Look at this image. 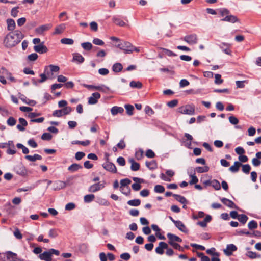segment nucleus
Masks as SVG:
<instances>
[{
	"mask_svg": "<svg viewBox=\"0 0 261 261\" xmlns=\"http://www.w3.org/2000/svg\"><path fill=\"white\" fill-rule=\"evenodd\" d=\"M112 19L113 22H114L117 25L123 27L125 25V23L123 20L115 16H114Z\"/></svg>",
	"mask_w": 261,
	"mask_h": 261,
	"instance_id": "obj_30",
	"label": "nucleus"
},
{
	"mask_svg": "<svg viewBox=\"0 0 261 261\" xmlns=\"http://www.w3.org/2000/svg\"><path fill=\"white\" fill-rule=\"evenodd\" d=\"M190 84L189 82L186 79H182L179 82L180 87L182 88L188 86Z\"/></svg>",
	"mask_w": 261,
	"mask_h": 261,
	"instance_id": "obj_64",
	"label": "nucleus"
},
{
	"mask_svg": "<svg viewBox=\"0 0 261 261\" xmlns=\"http://www.w3.org/2000/svg\"><path fill=\"white\" fill-rule=\"evenodd\" d=\"M154 190L156 193H162L165 191V188L162 185H157L155 186Z\"/></svg>",
	"mask_w": 261,
	"mask_h": 261,
	"instance_id": "obj_47",
	"label": "nucleus"
},
{
	"mask_svg": "<svg viewBox=\"0 0 261 261\" xmlns=\"http://www.w3.org/2000/svg\"><path fill=\"white\" fill-rule=\"evenodd\" d=\"M248 227L250 229H255L257 227V223L255 220H252L248 223Z\"/></svg>",
	"mask_w": 261,
	"mask_h": 261,
	"instance_id": "obj_50",
	"label": "nucleus"
},
{
	"mask_svg": "<svg viewBox=\"0 0 261 261\" xmlns=\"http://www.w3.org/2000/svg\"><path fill=\"white\" fill-rule=\"evenodd\" d=\"M174 224L176 227L181 231L185 233L188 232V229L181 221L177 220V221L175 222Z\"/></svg>",
	"mask_w": 261,
	"mask_h": 261,
	"instance_id": "obj_16",
	"label": "nucleus"
},
{
	"mask_svg": "<svg viewBox=\"0 0 261 261\" xmlns=\"http://www.w3.org/2000/svg\"><path fill=\"white\" fill-rule=\"evenodd\" d=\"M215 83L219 85L223 83V80L221 79V75L219 74L215 75Z\"/></svg>",
	"mask_w": 261,
	"mask_h": 261,
	"instance_id": "obj_52",
	"label": "nucleus"
},
{
	"mask_svg": "<svg viewBox=\"0 0 261 261\" xmlns=\"http://www.w3.org/2000/svg\"><path fill=\"white\" fill-rule=\"evenodd\" d=\"M25 158L31 162H35L37 160H42V156L37 154H35L34 155H27L25 156Z\"/></svg>",
	"mask_w": 261,
	"mask_h": 261,
	"instance_id": "obj_23",
	"label": "nucleus"
},
{
	"mask_svg": "<svg viewBox=\"0 0 261 261\" xmlns=\"http://www.w3.org/2000/svg\"><path fill=\"white\" fill-rule=\"evenodd\" d=\"M211 186L216 190H219L221 189L220 182L216 179L212 180Z\"/></svg>",
	"mask_w": 261,
	"mask_h": 261,
	"instance_id": "obj_41",
	"label": "nucleus"
},
{
	"mask_svg": "<svg viewBox=\"0 0 261 261\" xmlns=\"http://www.w3.org/2000/svg\"><path fill=\"white\" fill-rule=\"evenodd\" d=\"M39 257L41 260L45 261H51L52 260L51 255L49 250L40 254Z\"/></svg>",
	"mask_w": 261,
	"mask_h": 261,
	"instance_id": "obj_17",
	"label": "nucleus"
},
{
	"mask_svg": "<svg viewBox=\"0 0 261 261\" xmlns=\"http://www.w3.org/2000/svg\"><path fill=\"white\" fill-rule=\"evenodd\" d=\"M191 180L189 181L190 185H193L197 183L198 182V178L194 175H191Z\"/></svg>",
	"mask_w": 261,
	"mask_h": 261,
	"instance_id": "obj_60",
	"label": "nucleus"
},
{
	"mask_svg": "<svg viewBox=\"0 0 261 261\" xmlns=\"http://www.w3.org/2000/svg\"><path fill=\"white\" fill-rule=\"evenodd\" d=\"M166 249H168V244L164 242H161L155 248V251L157 254L162 255L164 253V250Z\"/></svg>",
	"mask_w": 261,
	"mask_h": 261,
	"instance_id": "obj_10",
	"label": "nucleus"
},
{
	"mask_svg": "<svg viewBox=\"0 0 261 261\" xmlns=\"http://www.w3.org/2000/svg\"><path fill=\"white\" fill-rule=\"evenodd\" d=\"M173 196L176 200L182 204H185L187 202V199L184 196L177 194H173Z\"/></svg>",
	"mask_w": 261,
	"mask_h": 261,
	"instance_id": "obj_29",
	"label": "nucleus"
},
{
	"mask_svg": "<svg viewBox=\"0 0 261 261\" xmlns=\"http://www.w3.org/2000/svg\"><path fill=\"white\" fill-rule=\"evenodd\" d=\"M117 47L123 50L125 53L130 54L133 51V46L128 42H124L118 44L117 46Z\"/></svg>",
	"mask_w": 261,
	"mask_h": 261,
	"instance_id": "obj_2",
	"label": "nucleus"
},
{
	"mask_svg": "<svg viewBox=\"0 0 261 261\" xmlns=\"http://www.w3.org/2000/svg\"><path fill=\"white\" fill-rule=\"evenodd\" d=\"M215 250L216 249L215 248H211V249H207L206 250V253L210 255L218 256L219 254L217 252H215Z\"/></svg>",
	"mask_w": 261,
	"mask_h": 261,
	"instance_id": "obj_62",
	"label": "nucleus"
},
{
	"mask_svg": "<svg viewBox=\"0 0 261 261\" xmlns=\"http://www.w3.org/2000/svg\"><path fill=\"white\" fill-rule=\"evenodd\" d=\"M93 43L95 45L99 46H102L105 44L104 42L102 40L97 38L93 39Z\"/></svg>",
	"mask_w": 261,
	"mask_h": 261,
	"instance_id": "obj_59",
	"label": "nucleus"
},
{
	"mask_svg": "<svg viewBox=\"0 0 261 261\" xmlns=\"http://www.w3.org/2000/svg\"><path fill=\"white\" fill-rule=\"evenodd\" d=\"M122 69V65L120 63H115L112 66V70L115 72H120Z\"/></svg>",
	"mask_w": 261,
	"mask_h": 261,
	"instance_id": "obj_28",
	"label": "nucleus"
},
{
	"mask_svg": "<svg viewBox=\"0 0 261 261\" xmlns=\"http://www.w3.org/2000/svg\"><path fill=\"white\" fill-rule=\"evenodd\" d=\"M120 191L124 194L128 195L130 193V189L129 187L120 188Z\"/></svg>",
	"mask_w": 261,
	"mask_h": 261,
	"instance_id": "obj_57",
	"label": "nucleus"
},
{
	"mask_svg": "<svg viewBox=\"0 0 261 261\" xmlns=\"http://www.w3.org/2000/svg\"><path fill=\"white\" fill-rule=\"evenodd\" d=\"M242 171L248 174L250 171L251 167L249 164L242 165Z\"/></svg>",
	"mask_w": 261,
	"mask_h": 261,
	"instance_id": "obj_53",
	"label": "nucleus"
},
{
	"mask_svg": "<svg viewBox=\"0 0 261 261\" xmlns=\"http://www.w3.org/2000/svg\"><path fill=\"white\" fill-rule=\"evenodd\" d=\"M6 261H25L24 259L18 258L17 254L11 251H7L6 252Z\"/></svg>",
	"mask_w": 261,
	"mask_h": 261,
	"instance_id": "obj_5",
	"label": "nucleus"
},
{
	"mask_svg": "<svg viewBox=\"0 0 261 261\" xmlns=\"http://www.w3.org/2000/svg\"><path fill=\"white\" fill-rule=\"evenodd\" d=\"M162 53L169 57L177 56L176 54L173 51L166 48H162Z\"/></svg>",
	"mask_w": 261,
	"mask_h": 261,
	"instance_id": "obj_49",
	"label": "nucleus"
},
{
	"mask_svg": "<svg viewBox=\"0 0 261 261\" xmlns=\"http://www.w3.org/2000/svg\"><path fill=\"white\" fill-rule=\"evenodd\" d=\"M16 120L12 117H10L7 121V123L10 126H13L15 125Z\"/></svg>",
	"mask_w": 261,
	"mask_h": 261,
	"instance_id": "obj_55",
	"label": "nucleus"
},
{
	"mask_svg": "<svg viewBox=\"0 0 261 261\" xmlns=\"http://www.w3.org/2000/svg\"><path fill=\"white\" fill-rule=\"evenodd\" d=\"M208 170L209 167L207 166H205L203 167H198L195 168V171L199 173L207 172L208 171Z\"/></svg>",
	"mask_w": 261,
	"mask_h": 261,
	"instance_id": "obj_34",
	"label": "nucleus"
},
{
	"mask_svg": "<svg viewBox=\"0 0 261 261\" xmlns=\"http://www.w3.org/2000/svg\"><path fill=\"white\" fill-rule=\"evenodd\" d=\"M38 55L36 53H32L28 56V59L29 61H34L38 58Z\"/></svg>",
	"mask_w": 261,
	"mask_h": 261,
	"instance_id": "obj_63",
	"label": "nucleus"
},
{
	"mask_svg": "<svg viewBox=\"0 0 261 261\" xmlns=\"http://www.w3.org/2000/svg\"><path fill=\"white\" fill-rule=\"evenodd\" d=\"M7 28L9 31H13L14 30L16 24L15 21L12 19H8L7 20Z\"/></svg>",
	"mask_w": 261,
	"mask_h": 261,
	"instance_id": "obj_25",
	"label": "nucleus"
},
{
	"mask_svg": "<svg viewBox=\"0 0 261 261\" xmlns=\"http://www.w3.org/2000/svg\"><path fill=\"white\" fill-rule=\"evenodd\" d=\"M18 168H19V170L17 169L16 171V172L18 174L20 175H24L26 174V170L23 166H20Z\"/></svg>",
	"mask_w": 261,
	"mask_h": 261,
	"instance_id": "obj_54",
	"label": "nucleus"
},
{
	"mask_svg": "<svg viewBox=\"0 0 261 261\" xmlns=\"http://www.w3.org/2000/svg\"><path fill=\"white\" fill-rule=\"evenodd\" d=\"M58 235V230L55 228L51 229L48 232V236L51 238H55Z\"/></svg>",
	"mask_w": 261,
	"mask_h": 261,
	"instance_id": "obj_43",
	"label": "nucleus"
},
{
	"mask_svg": "<svg viewBox=\"0 0 261 261\" xmlns=\"http://www.w3.org/2000/svg\"><path fill=\"white\" fill-rule=\"evenodd\" d=\"M237 247L233 244H229L227 245L226 248L224 250V252L227 256H230L232 252L236 251Z\"/></svg>",
	"mask_w": 261,
	"mask_h": 261,
	"instance_id": "obj_13",
	"label": "nucleus"
},
{
	"mask_svg": "<svg viewBox=\"0 0 261 261\" xmlns=\"http://www.w3.org/2000/svg\"><path fill=\"white\" fill-rule=\"evenodd\" d=\"M221 201L223 202V204L230 208H236V206L234 203L228 199L226 198H222L221 199Z\"/></svg>",
	"mask_w": 261,
	"mask_h": 261,
	"instance_id": "obj_19",
	"label": "nucleus"
},
{
	"mask_svg": "<svg viewBox=\"0 0 261 261\" xmlns=\"http://www.w3.org/2000/svg\"><path fill=\"white\" fill-rule=\"evenodd\" d=\"M14 236L18 239H21L22 238V235L21 233L18 228H16L14 231Z\"/></svg>",
	"mask_w": 261,
	"mask_h": 261,
	"instance_id": "obj_61",
	"label": "nucleus"
},
{
	"mask_svg": "<svg viewBox=\"0 0 261 261\" xmlns=\"http://www.w3.org/2000/svg\"><path fill=\"white\" fill-rule=\"evenodd\" d=\"M100 97V94L98 92L93 93L91 96L88 98V103L94 105L97 102L98 99Z\"/></svg>",
	"mask_w": 261,
	"mask_h": 261,
	"instance_id": "obj_12",
	"label": "nucleus"
},
{
	"mask_svg": "<svg viewBox=\"0 0 261 261\" xmlns=\"http://www.w3.org/2000/svg\"><path fill=\"white\" fill-rule=\"evenodd\" d=\"M51 138L52 135L49 133H44L41 136V139L43 140H50Z\"/></svg>",
	"mask_w": 261,
	"mask_h": 261,
	"instance_id": "obj_56",
	"label": "nucleus"
},
{
	"mask_svg": "<svg viewBox=\"0 0 261 261\" xmlns=\"http://www.w3.org/2000/svg\"><path fill=\"white\" fill-rule=\"evenodd\" d=\"M140 203L141 201L139 199L130 200L127 201V204L129 205L133 206H138L140 204Z\"/></svg>",
	"mask_w": 261,
	"mask_h": 261,
	"instance_id": "obj_36",
	"label": "nucleus"
},
{
	"mask_svg": "<svg viewBox=\"0 0 261 261\" xmlns=\"http://www.w3.org/2000/svg\"><path fill=\"white\" fill-rule=\"evenodd\" d=\"M195 111L194 106L192 105H187L179 109L178 112L182 114H193Z\"/></svg>",
	"mask_w": 261,
	"mask_h": 261,
	"instance_id": "obj_3",
	"label": "nucleus"
},
{
	"mask_svg": "<svg viewBox=\"0 0 261 261\" xmlns=\"http://www.w3.org/2000/svg\"><path fill=\"white\" fill-rule=\"evenodd\" d=\"M197 256L201 258V261H210V258L208 256L204 255L202 252H198Z\"/></svg>",
	"mask_w": 261,
	"mask_h": 261,
	"instance_id": "obj_58",
	"label": "nucleus"
},
{
	"mask_svg": "<svg viewBox=\"0 0 261 261\" xmlns=\"http://www.w3.org/2000/svg\"><path fill=\"white\" fill-rule=\"evenodd\" d=\"M65 27L64 24H61L58 27H57L55 29V31L54 32L55 34H59L62 32V31L64 30Z\"/></svg>",
	"mask_w": 261,
	"mask_h": 261,
	"instance_id": "obj_48",
	"label": "nucleus"
},
{
	"mask_svg": "<svg viewBox=\"0 0 261 261\" xmlns=\"http://www.w3.org/2000/svg\"><path fill=\"white\" fill-rule=\"evenodd\" d=\"M52 27V24L50 23L40 25L35 29V32L37 34H42L44 31H47Z\"/></svg>",
	"mask_w": 261,
	"mask_h": 261,
	"instance_id": "obj_11",
	"label": "nucleus"
},
{
	"mask_svg": "<svg viewBox=\"0 0 261 261\" xmlns=\"http://www.w3.org/2000/svg\"><path fill=\"white\" fill-rule=\"evenodd\" d=\"M82 47L86 50H90L92 48V44L89 42H84L81 44Z\"/></svg>",
	"mask_w": 261,
	"mask_h": 261,
	"instance_id": "obj_38",
	"label": "nucleus"
},
{
	"mask_svg": "<svg viewBox=\"0 0 261 261\" xmlns=\"http://www.w3.org/2000/svg\"><path fill=\"white\" fill-rule=\"evenodd\" d=\"M95 198V196L93 194L86 195L84 197V201L85 203H90L92 202Z\"/></svg>",
	"mask_w": 261,
	"mask_h": 261,
	"instance_id": "obj_33",
	"label": "nucleus"
},
{
	"mask_svg": "<svg viewBox=\"0 0 261 261\" xmlns=\"http://www.w3.org/2000/svg\"><path fill=\"white\" fill-rule=\"evenodd\" d=\"M212 220V217L210 215H207L203 221H199L197 223V224L202 227H205L207 225V223L210 222Z\"/></svg>",
	"mask_w": 261,
	"mask_h": 261,
	"instance_id": "obj_22",
	"label": "nucleus"
},
{
	"mask_svg": "<svg viewBox=\"0 0 261 261\" xmlns=\"http://www.w3.org/2000/svg\"><path fill=\"white\" fill-rule=\"evenodd\" d=\"M72 144H80L84 146H86L89 145L90 144V141L89 140H86L84 141H73L71 142Z\"/></svg>",
	"mask_w": 261,
	"mask_h": 261,
	"instance_id": "obj_40",
	"label": "nucleus"
},
{
	"mask_svg": "<svg viewBox=\"0 0 261 261\" xmlns=\"http://www.w3.org/2000/svg\"><path fill=\"white\" fill-rule=\"evenodd\" d=\"M34 50L39 54H44L48 51V49L46 46L44 45V43L42 42L39 45L34 46Z\"/></svg>",
	"mask_w": 261,
	"mask_h": 261,
	"instance_id": "obj_9",
	"label": "nucleus"
},
{
	"mask_svg": "<svg viewBox=\"0 0 261 261\" xmlns=\"http://www.w3.org/2000/svg\"><path fill=\"white\" fill-rule=\"evenodd\" d=\"M128 162L131 164L130 169L133 171H137L140 168V165L139 163L135 161L134 159L131 158L128 160Z\"/></svg>",
	"mask_w": 261,
	"mask_h": 261,
	"instance_id": "obj_20",
	"label": "nucleus"
},
{
	"mask_svg": "<svg viewBox=\"0 0 261 261\" xmlns=\"http://www.w3.org/2000/svg\"><path fill=\"white\" fill-rule=\"evenodd\" d=\"M219 11L221 16H226L227 15H229L230 14L229 11L226 8H221L219 10Z\"/></svg>",
	"mask_w": 261,
	"mask_h": 261,
	"instance_id": "obj_51",
	"label": "nucleus"
},
{
	"mask_svg": "<svg viewBox=\"0 0 261 261\" xmlns=\"http://www.w3.org/2000/svg\"><path fill=\"white\" fill-rule=\"evenodd\" d=\"M242 165V164L238 161H236L233 166L229 168V170L232 172H237L238 171L239 167Z\"/></svg>",
	"mask_w": 261,
	"mask_h": 261,
	"instance_id": "obj_27",
	"label": "nucleus"
},
{
	"mask_svg": "<svg viewBox=\"0 0 261 261\" xmlns=\"http://www.w3.org/2000/svg\"><path fill=\"white\" fill-rule=\"evenodd\" d=\"M112 114H122L124 112V109L121 107L114 106L111 110Z\"/></svg>",
	"mask_w": 261,
	"mask_h": 261,
	"instance_id": "obj_26",
	"label": "nucleus"
},
{
	"mask_svg": "<svg viewBox=\"0 0 261 261\" xmlns=\"http://www.w3.org/2000/svg\"><path fill=\"white\" fill-rule=\"evenodd\" d=\"M167 237L169 240L168 243L170 245H171V244H173L176 243L175 242H182V240L180 238H179V237H178L175 234H172L171 233H167Z\"/></svg>",
	"mask_w": 261,
	"mask_h": 261,
	"instance_id": "obj_7",
	"label": "nucleus"
},
{
	"mask_svg": "<svg viewBox=\"0 0 261 261\" xmlns=\"http://www.w3.org/2000/svg\"><path fill=\"white\" fill-rule=\"evenodd\" d=\"M72 55L73 58L72 62H76L77 64H81L84 62L85 59L81 54L79 53H74Z\"/></svg>",
	"mask_w": 261,
	"mask_h": 261,
	"instance_id": "obj_14",
	"label": "nucleus"
},
{
	"mask_svg": "<svg viewBox=\"0 0 261 261\" xmlns=\"http://www.w3.org/2000/svg\"><path fill=\"white\" fill-rule=\"evenodd\" d=\"M66 186V182L62 181H58L54 184V190H59L65 188Z\"/></svg>",
	"mask_w": 261,
	"mask_h": 261,
	"instance_id": "obj_21",
	"label": "nucleus"
},
{
	"mask_svg": "<svg viewBox=\"0 0 261 261\" xmlns=\"http://www.w3.org/2000/svg\"><path fill=\"white\" fill-rule=\"evenodd\" d=\"M246 256L251 259H254L256 258H260L261 255L257 254L256 253L252 251H248L246 254Z\"/></svg>",
	"mask_w": 261,
	"mask_h": 261,
	"instance_id": "obj_31",
	"label": "nucleus"
},
{
	"mask_svg": "<svg viewBox=\"0 0 261 261\" xmlns=\"http://www.w3.org/2000/svg\"><path fill=\"white\" fill-rule=\"evenodd\" d=\"M17 148L19 149H21L22 150V152L24 154H28L29 153V150L28 148L24 146L23 144L21 143H17L16 145Z\"/></svg>",
	"mask_w": 261,
	"mask_h": 261,
	"instance_id": "obj_46",
	"label": "nucleus"
},
{
	"mask_svg": "<svg viewBox=\"0 0 261 261\" xmlns=\"http://www.w3.org/2000/svg\"><path fill=\"white\" fill-rule=\"evenodd\" d=\"M23 37L24 35L20 31L15 30L6 36L4 43L7 47L11 48L20 42Z\"/></svg>",
	"mask_w": 261,
	"mask_h": 261,
	"instance_id": "obj_1",
	"label": "nucleus"
},
{
	"mask_svg": "<svg viewBox=\"0 0 261 261\" xmlns=\"http://www.w3.org/2000/svg\"><path fill=\"white\" fill-rule=\"evenodd\" d=\"M221 21H227V22L234 23L235 22L239 21V19L237 18V17L236 16H235L234 15H229L226 16L224 18L221 19Z\"/></svg>",
	"mask_w": 261,
	"mask_h": 261,
	"instance_id": "obj_15",
	"label": "nucleus"
},
{
	"mask_svg": "<svg viewBox=\"0 0 261 261\" xmlns=\"http://www.w3.org/2000/svg\"><path fill=\"white\" fill-rule=\"evenodd\" d=\"M237 219L241 223L244 224L247 221L248 218L246 215L241 214L239 215Z\"/></svg>",
	"mask_w": 261,
	"mask_h": 261,
	"instance_id": "obj_37",
	"label": "nucleus"
},
{
	"mask_svg": "<svg viewBox=\"0 0 261 261\" xmlns=\"http://www.w3.org/2000/svg\"><path fill=\"white\" fill-rule=\"evenodd\" d=\"M19 124L17 125V128L20 131L24 130L25 128L24 127L26 126L28 124L27 121L22 118H20L19 119Z\"/></svg>",
	"mask_w": 261,
	"mask_h": 261,
	"instance_id": "obj_18",
	"label": "nucleus"
},
{
	"mask_svg": "<svg viewBox=\"0 0 261 261\" xmlns=\"http://www.w3.org/2000/svg\"><path fill=\"white\" fill-rule=\"evenodd\" d=\"M30 116L31 118V121L33 122H36V123H41L42 122L44 118L43 117H40L39 118H34V117L36 116V115H29Z\"/></svg>",
	"mask_w": 261,
	"mask_h": 261,
	"instance_id": "obj_44",
	"label": "nucleus"
},
{
	"mask_svg": "<svg viewBox=\"0 0 261 261\" xmlns=\"http://www.w3.org/2000/svg\"><path fill=\"white\" fill-rule=\"evenodd\" d=\"M124 108L126 110L127 114H133V111L134 109L133 106L130 104H126L124 105Z\"/></svg>",
	"mask_w": 261,
	"mask_h": 261,
	"instance_id": "obj_45",
	"label": "nucleus"
},
{
	"mask_svg": "<svg viewBox=\"0 0 261 261\" xmlns=\"http://www.w3.org/2000/svg\"><path fill=\"white\" fill-rule=\"evenodd\" d=\"M131 183L130 179L128 178L123 179L120 180V187L123 188L128 187V186Z\"/></svg>",
	"mask_w": 261,
	"mask_h": 261,
	"instance_id": "obj_39",
	"label": "nucleus"
},
{
	"mask_svg": "<svg viewBox=\"0 0 261 261\" xmlns=\"http://www.w3.org/2000/svg\"><path fill=\"white\" fill-rule=\"evenodd\" d=\"M82 166L80 164L74 163L70 165L69 167H68V170L71 172H74L79 170L80 169H82Z\"/></svg>",
	"mask_w": 261,
	"mask_h": 261,
	"instance_id": "obj_24",
	"label": "nucleus"
},
{
	"mask_svg": "<svg viewBox=\"0 0 261 261\" xmlns=\"http://www.w3.org/2000/svg\"><path fill=\"white\" fill-rule=\"evenodd\" d=\"M105 187V182L103 183H96L93 184L89 187L88 191L90 192L95 193L98 191L100 190Z\"/></svg>",
	"mask_w": 261,
	"mask_h": 261,
	"instance_id": "obj_6",
	"label": "nucleus"
},
{
	"mask_svg": "<svg viewBox=\"0 0 261 261\" xmlns=\"http://www.w3.org/2000/svg\"><path fill=\"white\" fill-rule=\"evenodd\" d=\"M102 167L106 170L112 173H115L117 172V169L115 165L111 162H107L102 164Z\"/></svg>",
	"mask_w": 261,
	"mask_h": 261,
	"instance_id": "obj_8",
	"label": "nucleus"
},
{
	"mask_svg": "<svg viewBox=\"0 0 261 261\" xmlns=\"http://www.w3.org/2000/svg\"><path fill=\"white\" fill-rule=\"evenodd\" d=\"M181 39L191 45L195 44L198 41L197 36L195 34L186 35Z\"/></svg>",
	"mask_w": 261,
	"mask_h": 261,
	"instance_id": "obj_4",
	"label": "nucleus"
},
{
	"mask_svg": "<svg viewBox=\"0 0 261 261\" xmlns=\"http://www.w3.org/2000/svg\"><path fill=\"white\" fill-rule=\"evenodd\" d=\"M129 85L132 88H136L138 89H141L142 87V84L139 81L136 82L132 81L130 82Z\"/></svg>",
	"mask_w": 261,
	"mask_h": 261,
	"instance_id": "obj_32",
	"label": "nucleus"
},
{
	"mask_svg": "<svg viewBox=\"0 0 261 261\" xmlns=\"http://www.w3.org/2000/svg\"><path fill=\"white\" fill-rule=\"evenodd\" d=\"M61 42L64 44L72 45L74 41L72 39L64 38L61 40Z\"/></svg>",
	"mask_w": 261,
	"mask_h": 261,
	"instance_id": "obj_42",
	"label": "nucleus"
},
{
	"mask_svg": "<svg viewBox=\"0 0 261 261\" xmlns=\"http://www.w3.org/2000/svg\"><path fill=\"white\" fill-rule=\"evenodd\" d=\"M146 166L151 170H153L157 167V164L155 161H152L151 162H146Z\"/></svg>",
	"mask_w": 261,
	"mask_h": 261,
	"instance_id": "obj_35",
	"label": "nucleus"
}]
</instances>
